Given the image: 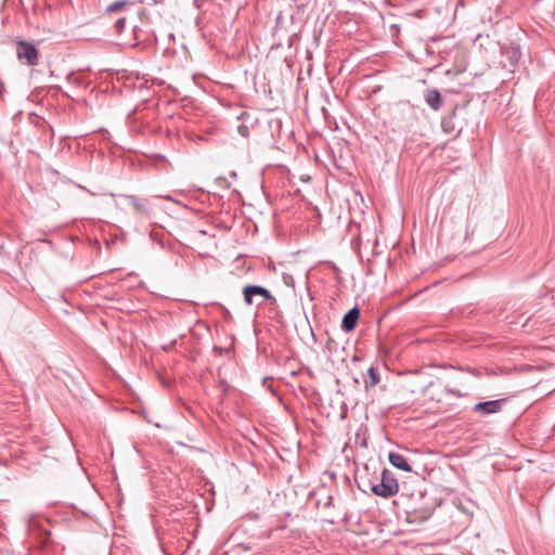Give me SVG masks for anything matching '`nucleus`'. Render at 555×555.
Segmentation results:
<instances>
[{"label": "nucleus", "instance_id": "obj_1", "mask_svg": "<svg viewBox=\"0 0 555 555\" xmlns=\"http://www.w3.org/2000/svg\"><path fill=\"white\" fill-rule=\"evenodd\" d=\"M371 491L377 496L389 499L398 493L399 483L393 473L385 468L380 475V481L371 485Z\"/></svg>", "mask_w": 555, "mask_h": 555}, {"label": "nucleus", "instance_id": "obj_2", "mask_svg": "<svg viewBox=\"0 0 555 555\" xmlns=\"http://www.w3.org/2000/svg\"><path fill=\"white\" fill-rule=\"evenodd\" d=\"M17 57L20 61H25L27 65L35 66L38 64V50L36 47L25 40L17 42L16 48Z\"/></svg>", "mask_w": 555, "mask_h": 555}, {"label": "nucleus", "instance_id": "obj_3", "mask_svg": "<svg viewBox=\"0 0 555 555\" xmlns=\"http://www.w3.org/2000/svg\"><path fill=\"white\" fill-rule=\"evenodd\" d=\"M244 301L246 305L250 306L255 304V297H262L263 299L270 300L272 302L275 301V298L271 295V293L260 285H246L243 288Z\"/></svg>", "mask_w": 555, "mask_h": 555}, {"label": "nucleus", "instance_id": "obj_4", "mask_svg": "<svg viewBox=\"0 0 555 555\" xmlns=\"http://www.w3.org/2000/svg\"><path fill=\"white\" fill-rule=\"evenodd\" d=\"M504 401L505 399L479 402L474 405L473 411L483 416L494 414L502 410Z\"/></svg>", "mask_w": 555, "mask_h": 555}, {"label": "nucleus", "instance_id": "obj_5", "mask_svg": "<svg viewBox=\"0 0 555 555\" xmlns=\"http://www.w3.org/2000/svg\"><path fill=\"white\" fill-rule=\"evenodd\" d=\"M125 198L129 202V204L132 206V209L135 214L142 215V216H150L152 212V207L146 198H140L135 195H125Z\"/></svg>", "mask_w": 555, "mask_h": 555}, {"label": "nucleus", "instance_id": "obj_6", "mask_svg": "<svg viewBox=\"0 0 555 555\" xmlns=\"http://www.w3.org/2000/svg\"><path fill=\"white\" fill-rule=\"evenodd\" d=\"M359 318H360V309L358 307L351 308L343 317L341 324H340L341 330L346 333L352 332L357 326Z\"/></svg>", "mask_w": 555, "mask_h": 555}, {"label": "nucleus", "instance_id": "obj_7", "mask_svg": "<svg viewBox=\"0 0 555 555\" xmlns=\"http://www.w3.org/2000/svg\"><path fill=\"white\" fill-rule=\"evenodd\" d=\"M425 102L434 111H439L443 105V100L437 89H428L425 91Z\"/></svg>", "mask_w": 555, "mask_h": 555}, {"label": "nucleus", "instance_id": "obj_8", "mask_svg": "<svg viewBox=\"0 0 555 555\" xmlns=\"http://www.w3.org/2000/svg\"><path fill=\"white\" fill-rule=\"evenodd\" d=\"M388 460L392 466H395L403 472H412V467L410 466L406 459L402 454L396 453V452H390L388 455Z\"/></svg>", "mask_w": 555, "mask_h": 555}, {"label": "nucleus", "instance_id": "obj_9", "mask_svg": "<svg viewBox=\"0 0 555 555\" xmlns=\"http://www.w3.org/2000/svg\"><path fill=\"white\" fill-rule=\"evenodd\" d=\"M367 379H365V388H373L380 382L379 373L376 369L370 367L366 373Z\"/></svg>", "mask_w": 555, "mask_h": 555}, {"label": "nucleus", "instance_id": "obj_10", "mask_svg": "<svg viewBox=\"0 0 555 555\" xmlns=\"http://www.w3.org/2000/svg\"><path fill=\"white\" fill-rule=\"evenodd\" d=\"M152 166L165 171H168L169 168L171 167L169 160L164 155L160 154H154L152 156Z\"/></svg>", "mask_w": 555, "mask_h": 555}, {"label": "nucleus", "instance_id": "obj_11", "mask_svg": "<svg viewBox=\"0 0 555 555\" xmlns=\"http://www.w3.org/2000/svg\"><path fill=\"white\" fill-rule=\"evenodd\" d=\"M129 4H131V2L128 0H118V1L111 3L107 7L106 11L109 13H114V12L120 11L121 9H124L125 7H127Z\"/></svg>", "mask_w": 555, "mask_h": 555}, {"label": "nucleus", "instance_id": "obj_12", "mask_svg": "<svg viewBox=\"0 0 555 555\" xmlns=\"http://www.w3.org/2000/svg\"><path fill=\"white\" fill-rule=\"evenodd\" d=\"M125 22L126 20L124 17L121 18H118L116 22H115V28H116V31L117 33H121L124 27H125Z\"/></svg>", "mask_w": 555, "mask_h": 555}, {"label": "nucleus", "instance_id": "obj_13", "mask_svg": "<svg viewBox=\"0 0 555 555\" xmlns=\"http://www.w3.org/2000/svg\"><path fill=\"white\" fill-rule=\"evenodd\" d=\"M42 534H43L42 542L47 543L48 539L50 537V532L48 530H42Z\"/></svg>", "mask_w": 555, "mask_h": 555}, {"label": "nucleus", "instance_id": "obj_14", "mask_svg": "<svg viewBox=\"0 0 555 555\" xmlns=\"http://www.w3.org/2000/svg\"><path fill=\"white\" fill-rule=\"evenodd\" d=\"M220 387L222 388L223 391H225L229 387L228 383L224 380V379H220Z\"/></svg>", "mask_w": 555, "mask_h": 555}, {"label": "nucleus", "instance_id": "obj_15", "mask_svg": "<svg viewBox=\"0 0 555 555\" xmlns=\"http://www.w3.org/2000/svg\"><path fill=\"white\" fill-rule=\"evenodd\" d=\"M160 198H165L167 201H171V196L170 195H165V196H159Z\"/></svg>", "mask_w": 555, "mask_h": 555}]
</instances>
